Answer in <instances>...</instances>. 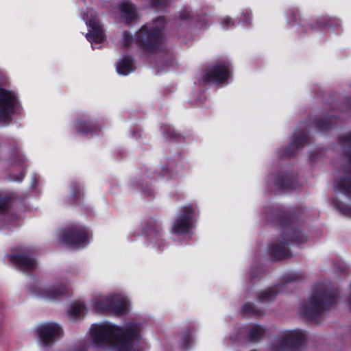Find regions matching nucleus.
I'll return each instance as SVG.
<instances>
[{
  "label": "nucleus",
  "instance_id": "nucleus-37",
  "mask_svg": "<svg viewBox=\"0 0 351 351\" xmlns=\"http://www.w3.org/2000/svg\"><path fill=\"white\" fill-rule=\"evenodd\" d=\"M8 198L0 199V212L5 210L8 208Z\"/></svg>",
  "mask_w": 351,
  "mask_h": 351
},
{
  "label": "nucleus",
  "instance_id": "nucleus-24",
  "mask_svg": "<svg viewBox=\"0 0 351 351\" xmlns=\"http://www.w3.org/2000/svg\"><path fill=\"white\" fill-rule=\"evenodd\" d=\"M86 313V306L82 302H74L68 311V315L71 320L75 321L81 318Z\"/></svg>",
  "mask_w": 351,
  "mask_h": 351
},
{
  "label": "nucleus",
  "instance_id": "nucleus-41",
  "mask_svg": "<svg viewBox=\"0 0 351 351\" xmlns=\"http://www.w3.org/2000/svg\"><path fill=\"white\" fill-rule=\"evenodd\" d=\"M308 26L309 28H311L312 29H314V28H315V27H314V25L313 24H308Z\"/></svg>",
  "mask_w": 351,
  "mask_h": 351
},
{
  "label": "nucleus",
  "instance_id": "nucleus-35",
  "mask_svg": "<svg viewBox=\"0 0 351 351\" xmlns=\"http://www.w3.org/2000/svg\"><path fill=\"white\" fill-rule=\"evenodd\" d=\"M335 268L339 274L348 275L349 274V269L348 266L343 263H336L335 264Z\"/></svg>",
  "mask_w": 351,
  "mask_h": 351
},
{
  "label": "nucleus",
  "instance_id": "nucleus-5",
  "mask_svg": "<svg viewBox=\"0 0 351 351\" xmlns=\"http://www.w3.org/2000/svg\"><path fill=\"white\" fill-rule=\"evenodd\" d=\"M165 19L159 18L154 21L152 25L143 26L136 35V42L149 51H155L162 44V29L164 27Z\"/></svg>",
  "mask_w": 351,
  "mask_h": 351
},
{
  "label": "nucleus",
  "instance_id": "nucleus-22",
  "mask_svg": "<svg viewBox=\"0 0 351 351\" xmlns=\"http://www.w3.org/2000/svg\"><path fill=\"white\" fill-rule=\"evenodd\" d=\"M337 119V117L319 118L315 120V125L320 132L328 131L335 128Z\"/></svg>",
  "mask_w": 351,
  "mask_h": 351
},
{
  "label": "nucleus",
  "instance_id": "nucleus-29",
  "mask_svg": "<svg viewBox=\"0 0 351 351\" xmlns=\"http://www.w3.org/2000/svg\"><path fill=\"white\" fill-rule=\"evenodd\" d=\"M237 20V25H240L243 27L249 26L252 21V12L247 10H243L240 16Z\"/></svg>",
  "mask_w": 351,
  "mask_h": 351
},
{
  "label": "nucleus",
  "instance_id": "nucleus-26",
  "mask_svg": "<svg viewBox=\"0 0 351 351\" xmlns=\"http://www.w3.org/2000/svg\"><path fill=\"white\" fill-rule=\"evenodd\" d=\"M232 65L223 60H221V87L228 83V80L232 77Z\"/></svg>",
  "mask_w": 351,
  "mask_h": 351
},
{
  "label": "nucleus",
  "instance_id": "nucleus-30",
  "mask_svg": "<svg viewBox=\"0 0 351 351\" xmlns=\"http://www.w3.org/2000/svg\"><path fill=\"white\" fill-rule=\"evenodd\" d=\"M237 26V20L228 16L221 19V27L224 30L233 29Z\"/></svg>",
  "mask_w": 351,
  "mask_h": 351
},
{
  "label": "nucleus",
  "instance_id": "nucleus-18",
  "mask_svg": "<svg viewBox=\"0 0 351 351\" xmlns=\"http://www.w3.org/2000/svg\"><path fill=\"white\" fill-rule=\"evenodd\" d=\"M274 184L279 189H295L298 186L296 176L293 172L278 173L276 176Z\"/></svg>",
  "mask_w": 351,
  "mask_h": 351
},
{
  "label": "nucleus",
  "instance_id": "nucleus-16",
  "mask_svg": "<svg viewBox=\"0 0 351 351\" xmlns=\"http://www.w3.org/2000/svg\"><path fill=\"white\" fill-rule=\"evenodd\" d=\"M10 263L21 271H27L36 267V261L27 256L25 252L12 254L8 256Z\"/></svg>",
  "mask_w": 351,
  "mask_h": 351
},
{
  "label": "nucleus",
  "instance_id": "nucleus-8",
  "mask_svg": "<svg viewBox=\"0 0 351 351\" xmlns=\"http://www.w3.org/2000/svg\"><path fill=\"white\" fill-rule=\"evenodd\" d=\"M4 75L0 72V82ZM18 107V99L15 93L0 87V124H7L11 115Z\"/></svg>",
  "mask_w": 351,
  "mask_h": 351
},
{
  "label": "nucleus",
  "instance_id": "nucleus-28",
  "mask_svg": "<svg viewBox=\"0 0 351 351\" xmlns=\"http://www.w3.org/2000/svg\"><path fill=\"white\" fill-rule=\"evenodd\" d=\"M245 315L251 316H261L263 314L262 310L258 308L253 303L246 302L242 307Z\"/></svg>",
  "mask_w": 351,
  "mask_h": 351
},
{
  "label": "nucleus",
  "instance_id": "nucleus-36",
  "mask_svg": "<svg viewBox=\"0 0 351 351\" xmlns=\"http://www.w3.org/2000/svg\"><path fill=\"white\" fill-rule=\"evenodd\" d=\"M148 1L147 4L156 7L160 8L167 5L169 3V0H147Z\"/></svg>",
  "mask_w": 351,
  "mask_h": 351
},
{
  "label": "nucleus",
  "instance_id": "nucleus-6",
  "mask_svg": "<svg viewBox=\"0 0 351 351\" xmlns=\"http://www.w3.org/2000/svg\"><path fill=\"white\" fill-rule=\"evenodd\" d=\"M93 307L99 311H108L122 315L128 312L129 301L120 293H109L94 298L91 300Z\"/></svg>",
  "mask_w": 351,
  "mask_h": 351
},
{
  "label": "nucleus",
  "instance_id": "nucleus-3",
  "mask_svg": "<svg viewBox=\"0 0 351 351\" xmlns=\"http://www.w3.org/2000/svg\"><path fill=\"white\" fill-rule=\"evenodd\" d=\"M338 297V291L335 289L316 291L309 297L307 302L302 304L300 313L307 319L316 321L336 304Z\"/></svg>",
  "mask_w": 351,
  "mask_h": 351
},
{
  "label": "nucleus",
  "instance_id": "nucleus-20",
  "mask_svg": "<svg viewBox=\"0 0 351 351\" xmlns=\"http://www.w3.org/2000/svg\"><path fill=\"white\" fill-rule=\"evenodd\" d=\"M121 19L125 23L135 21L138 16L136 7L129 1H123L119 7Z\"/></svg>",
  "mask_w": 351,
  "mask_h": 351
},
{
  "label": "nucleus",
  "instance_id": "nucleus-2",
  "mask_svg": "<svg viewBox=\"0 0 351 351\" xmlns=\"http://www.w3.org/2000/svg\"><path fill=\"white\" fill-rule=\"evenodd\" d=\"M265 215L269 223L281 228L280 243H271L267 247L268 253L274 261H281L289 257L290 250L287 248V245H299L307 241V236L295 226L298 219L296 211L270 207L266 209Z\"/></svg>",
  "mask_w": 351,
  "mask_h": 351
},
{
  "label": "nucleus",
  "instance_id": "nucleus-39",
  "mask_svg": "<svg viewBox=\"0 0 351 351\" xmlns=\"http://www.w3.org/2000/svg\"><path fill=\"white\" fill-rule=\"evenodd\" d=\"M189 16V14L187 11H183L180 14V16L182 19H186Z\"/></svg>",
  "mask_w": 351,
  "mask_h": 351
},
{
  "label": "nucleus",
  "instance_id": "nucleus-25",
  "mask_svg": "<svg viewBox=\"0 0 351 351\" xmlns=\"http://www.w3.org/2000/svg\"><path fill=\"white\" fill-rule=\"evenodd\" d=\"M265 335V329L260 325L254 324L250 326L247 339L250 343H256L262 339Z\"/></svg>",
  "mask_w": 351,
  "mask_h": 351
},
{
  "label": "nucleus",
  "instance_id": "nucleus-12",
  "mask_svg": "<svg viewBox=\"0 0 351 351\" xmlns=\"http://www.w3.org/2000/svg\"><path fill=\"white\" fill-rule=\"evenodd\" d=\"M306 335L303 330L296 329L289 331L278 338V343L283 351H300V347L306 341Z\"/></svg>",
  "mask_w": 351,
  "mask_h": 351
},
{
  "label": "nucleus",
  "instance_id": "nucleus-10",
  "mask_svg": "<svg viewBox=\"0 0 351 351\" xmlns=\"http://www.w3.org/2000/svg\"><path fill=\"white\" fill-rule=\"evenodd\" d=\"M82 18L88 26V32L86 37L91 43L92 48H98V45L104 41L105 36L99 22L96 19V14L93 10H88L87 13L82 15Z\"/></svg>",
  "mask_w": 351,
  "mask_h": 351
},
{
  "label": "nucleus",
  "instance_id": "nucleus-7",
  "mask_svg": "<svg viewBox=\"0 0 351 351\" xmlns=\"http://www.w3.org/2000/svg\"><path fill=\"white\" fill-rule=\"evenodd\" d=\"M197 214L196 205L187 204L182 206L172 224V232L178 235H191L194 219Z\"/></svg>",
  "mask_w": 351,
  "mask_h": 351
},
{
  "label": "nucleus",
  "instance_id": "nucleus-14",
  "mask_svg": "<svg viewBox=\"0 0 351 351\" xmlns=\"http://www.w3.org/2000/svg\"><path fill=\"white\" fill-rule=\"evenodd\" d=\"M67 291L66 286L63 283H55L53 285H40L36 287L35 294L42 298L53 300L65 293Z\"/></svg>",
  "mask_w": 351,
  "mask_h": 351
},
{
  "label": "nucleus",
  "instance_id": "nucleus-19",
  "mask_svg": "<svg viewBox=\"0 0 351 351\" xmlns=\"http://www.w3.org/2000/svg\"><path fill=\"white\" fill-rule=\"evenodd\" d=\"M200 82L209 85L218 84L219 83V64L217 62L209 65L204 71Z\"/></svg>",
  "mask_w": 351,
  "mask_h": 351
},
{
  "label": "nucleus",
  "instance_id": "nucleus-40",
  "mask_svg": "<svg viewBox=\"0 0 351 351\" xmlns=\"http://www.w3.org/2000/svg\"><path fill=\"white\" fill-rule=\"evenodd\" d=\"M346 104L348 106V108L351 110V98L348 97L346 99Z\"/></svg>",
  "mask_w": 351,
  "mask_h": 351
},
{
  "label": "nucleus",
  "instance_id": "nucleus-17",
  "mask_svg": "<svg viewBox=\"0 0 351 351\" xmlns=\"http://www.w3.org/2000/svg\"><path fill=\"white\" fill-rule=\"evenodd\" d=\"M147 238L153 248L163 250L167 247L162 228L159 226H149L146 230Z\"/></svg>",
  "mask_w": 351,
  "mask_h": 351
},
{
  "label": "nucleus",
  "instance_id": "nucleus-11",
  "mask_svg": "<svg viewBox=\"0 0 351 351\" xmlns=\"http://www.w3.org/2000/svg\"><path fill=\"white\" fill-rule=\"evenodd\" d=\"M90 232L85 228L68 229L60 231L62 243L75 247H84L90 242Z\"/></svg>",
  "mask_w": 351,
  "mask_h": 351
},
{
  "label": "nucleus",
  "instance_id": "nucleus-9",
  "mask_svg": "<svg viewBox=\"0 0 351 351\" xmlns=\"http://www.w3.org/2000/svg\"><path fill=\"white\" fill-rule=\"evenodd\" d=\"M40 345L48 347L62 338L63 330L62 327L56 322H45L35 328Z\"/></svg>",
  "mask_w": 351,
  "mask_h": 351
},
{
  "label": "nucleus",
  "instance_id": "nucleus-27",
  "mask_svg": "<svg viewBox=\"0 0 351 351\" xmlns=\"http://www.w3.org/2000/svg\"><path fill=\"white\" fill-rule=\"evenodd\" d=\"M331 202L334 208L342 215L351 217V206L339 200L337 198H332Z\"/></svg>",
  "mask_w": 351,
  "mask_h": 351
},
{
  "label": "nucleus",
  "instance_id": "nucleus-1",
  "mask_svg": "<svg viewBox=\"0 0 351 351\" xmlns=\"http://www.w3.org/2000/svg\"><path fill=\"white\" fill-rule=\"evenodd\" d=\"M141 326L136 323L118 326L103 322L93 324L90 335L97 346H109L108 351H141Z\"/></svg>",
  "mask_w": 351,
  "mask_h": 351
},
{
  "label": "nucleus",
  "instance_id": "nucleus-38",
  "mask_svg": "<svg viewBox=\"0 0 351 351\" xmlns=\"http://www.w3.org/2000/svg\"><path fill=\"white\" fill-rule=\"evenodd\" d=\"M24 177V173L23 172H20L16 177H13L12 176H9V180L10 181H16L19 182L23 180Z\"/></svg>",
  "mask_w": 351,
  "mask_h": 351
},
{
  "label": "nucleus",
  "instance_id": "nucleus-23",
  "mask_svg": "<svg viewBox=\"0 0 351 351\" xmlns=\"http://www.w3.org/2000/svg\"><path fill=\"white\" fill-rule=\"evenodd\" d=\"M117 71L119 74L127 75L134 71V66L132 59L129 56H125L117 64Z\"/></svg>",
  "mask_w": 351,
  "mask_h": 351
},
{
  "label": "nucleus",
  "instance_id": "nucleus-32",
  "mask_svg": "<svg viewBox=\"0 0 351 351\" xmlns=\"http://www.w3.org/2000/svg\"><path fill=\"white\" fill-rule=\"evenodd\" d=\"M77 130L82 134H86L90 130V125L84 121H78L75 123Z\"/></svg>",
  "mask_w": 351,
  "mask_h": 351
},
{
  "label": "nucleus",
  "instance_id": "nucleus-13",
  "mask_svg": "<svg viewBox=\"0 0 351 351\" xmlns=\"http://www.w3.org/2000/svg\"><path fill=\"white\" fill-rule=\"evenodd\" d=\"M301 278H302V275L299 273L291 272L284 275L282 278V282L262 292L258 295V300L260 302L274 300L278 293L282 291L288 283L297 281Z\"/></svg>",
  "mask_w": 351,
  "mask_h": 351
},
{
  "label": "nucleus",
  "instance_id": "nucleus-15",
  "mask_svg": "<svg viewBox=\"0 0 351 351\" xmlns=\"http://www.w3.org/2000/svg\"><path fill=\"white\" fill-rule=\"evenodd\" d=\"M309 136L306 130H302L298 135L294 134L291 143L283 150L282 156L289 158L293 157L298 150L308 144Z\"/></svg>",
  "mask_w": 351,
  "mask_h": 351
},
{
  "label": "nucleus",
  "instance_id": "nucleus-4",
  "mask_svg": "<svg viewBox=\"0 0 351 351\" xmlns=\"http://www.w3.org/2000/svg\"><path fill=\"white\" fill-rule=\"evenodd\" d=\"M338 141L345 149L343 155L347 160L342 163L341 173L335 179L333 186L336 193L351 197V148L346 149L348 145H351V132L339 136Z\"/></svg>",
  "mask_w": 351,
  "mask_h": 351
},
{
  "label": "nucleus",
  "instance_id": "nucleus-21",
  "mask_svg": "<svg viewBox=\"0 0 351 351\" xmlns=\"http://www.w3.org/2000/svg\"><path fill=\"white\" fill-rule=\"evenodd\" d=\"M287 22L291 25H298L300 29L299 31L305 34L307 32L306 27L302 23L300 14L297 8H289L286 12Z\"/></svg>",
  "mask_w": 351,
  "mask_h": 351
},
{
  "label": "nucleus",
  "instance_id": "nucleus-33",
  "mask_svg": "<svg viewBox=\"0 0 351 351\" xmlns=\"http://www.w3.org/2000/svg\"><path fill=\"white\" fill-rule=\"evenodd\" d=\"M317 25L320 28H326L332 25L330 19L324 16L319 17L317 20Z\"/></svg>",
  "mask_w": 351,
  "mask_h": 351
},
{
  "label": "nucleus",
  "instance_id": "nucleus-34",
  "mask_svg": "<svg viewBox=\"0 0 351 351\" xmlns=\"http://www.w3.org/2000/svg\"><path fill=\"white\" fill-rule=\"evenodd\" d=\"M134 41L133 37L127 32L123 34V38L121 41V45L122 47L129 46Z\"/></svg>",
  "mask_w": 351,
  "mask_h": 351
},
{
  "label": "nucleus",
  "instance_id": "nucleus-31",
  "mask_svg": "<svg viewBox=\"0 0 351 351\" xmlns=\"http://www.w3.org/2000/svg\"><path fill=\"white\" fill-rule=\"evenodd\" d=\"M193 342V337L191 335V332L188 330L185 333H184L181 338V346L183 349L186 350L188 349L190 346Z\"/></svg>",
  "mask_w": 351,
  "mask_h": 351
}]
</instances>
